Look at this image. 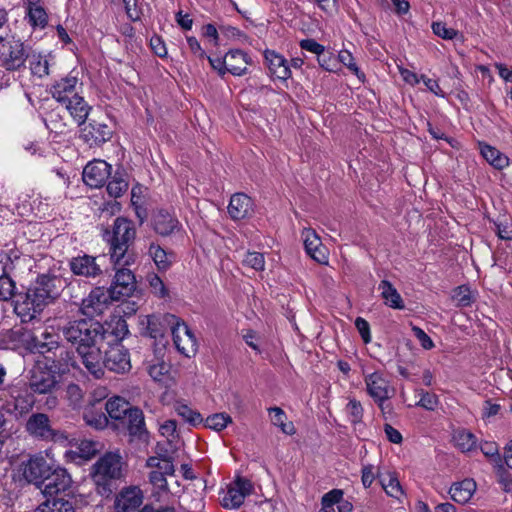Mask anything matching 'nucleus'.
<instances>
[{
    "label": "nucleus",
    "mask_w": 512,
    "mask_h": 512,
    "mask_svg": "<svg viewBox=\"0 0 512 512\" xmlns=\"http://www.w3.org/2000/svg\"><path fill=\"white\" fill-rule=\"evenodd\" d=\"M64 284V279L58 275L40 274L25 293L18 295L14 312L23 323L32 321L47 305L60 296Z\"/></svg>",
    "instance_id": "1"
},
{
    "label": "nucleus",
    "mask_w": 512,
    "mask_h": 512,
    "mask_svg": "<svg viewBox=\"0 0 512 512\" xmlns=\"http://www.w3.org/2000/svg\"><path fill=\"white\" fill-rule=\"evenodd\" d=\"M103 240L109 244L111 261L116 266H130L135 262V254L130 249L136 237V229L133 221L117 217L112 229H105Z\"/></svg>",
    "instance_id": "2"
},
{
    "label": "nucleus",
    "mask_w": 512,
    "mask_h": 512,
    "mask_svg": "<svg viewBox=\"0 0 512 512\" xmlns=\"http://www.w3.org/2000/svg\"><path fill=\"white\" fill-rule=\"evenodd\" d=\"M65 339L76 347H88L95 343L105 342L104 326L92 319H80L68 322L62 329Z\"/></svg>",
    "instance_id": "3"
},
{
    "label": "nucleus",
    "mask_w": 512,
    "mask_h": 512,
    "mask_svg": "<svg viewBox=\"0 0 512 512\" xmlns=\"http://www.w3.org/2000/svg\"><path fill=\"white\" fill-rule=\"evenodd\" d=\"M122 457L115 452H108L93 465L92 479L101 495L112 492L111 481L122 477Z\"/></svg>",
    "instance_id": "4"
},
{
    "label": "nucleus",
    "mask_w": 512,
    "mask_h": 512,
    "mask_svg": "<svg viewBox=\"0 0 512 512\" xmlns=\"http://www.w3.org/2000/svg\"><path fill=\"white\" fill-rule=\"evenodd\" d=\"M30 46L14 35H0V67L9 72H20L26 68Z\"/></svg>",
    "instance_id": "5"
},
{
    "label": "nucleus",
    "mask_w": 512,
    "mask_h": 512,
    "mask_svg": "<svg viewBox=\"0 0 512 512\" xmlns=\"http://www.w3.org/2000/svg\"><path fill=\"white\" fill-rule=\"evenodd\" d=\"M3 409L16 419L29 414L35 404V397L25 384L10 386L0 398Z\"/></svg>",
    "instance_id": "6"
},
{
    "label": "nucleus",
    "mask_w": 512,
    "mask_h": 512,
    "mask_svg": "<svg viewBox=\"0 0 512 512\" xmlns=\"http://www.w3.org/2000/svg\"><path fill=\"white\" fill-rule=\"evenodd\" d=\"M25 431L33 439L45 442H64L68 436L52 427L49 416L42 412L32 413L26 420Z\"/></svg>",
    "instance_id": "7"
},
{
    "label": "nucleus",
    "mask_w": 512,
    "mask_h": 512,
    "mask_svg": "<svg viewBox=\"0 0 512 512\" xmlns=\"http://www.w3.org/2000/svg\"><path fill=\"white\" fill-rule=\"evenodd\" d=\"M207 59L211 67L222 78L226 73L234 76H243L247 73V66L251 64L249 55L240 49L229 50L224 58L207 56Z\"/></svg>",
    "instance_id": "8"
},
{
    "label": "nucleus",
    "mask_w": 512,
    "mask_h": 512,
    "mask_svg": "<svg viewBox=\"0 0 512 512\" xmlns=\"http://www.w3.org/2000/svg\"><path fill=\"white\" fill-rule=\"evenodd\" d=\"M364 383L367 394L373 399L380 410L384 413L387 406L385 403L395 393L390 381L381 371L364 374Z\"/></svg>",
    "instance_id": "9"
},
{
    "label": "nucleus",
    "mask_w": 512,
    "mask_h": 512,
    "mask_svg": "<svg viewBox=\"0 0 512 512\" xmlns=\"http://www.w3.org/2000/svg\"><path fill=\"white\" fill-rule=\"evenodd\" d=\"M164 320L172 325L171 333L176 349L186 357L194 355L197 351V340L187 324L174 315H165Z\"/></svg>",
    "instance_id": "10"
},
{
    "label": "nucleus",
    "mask_w": 512,
    "mask_h": 512,
    "mask_svg": "<svg viewBox=\"0 0 512 512\" xmlns=\"http://www.w3.org/2000/svg\"><path fill=\"white\" fill-rule=\"evenodd\" d=\"M254 491L253 483L244 477L237 476L227 487L221 504L226 509H238L247 496Z\"/></svg>",
    "instance_id": "11"
},
{
    "label": "nucleus",
    "mask_w": 512,
    "mask_h": 512,
    "mask_svg": "<svg viewBox=\"0 0 512 512\" xmlns=\"http://www.w3.org/2000/svg\"><path fill=\"white\" fill-rule=\"evenodd\" d=\"M72 484L70 474L65 468L54 466L49 475L40 484L43 494L47 499L57 498L58 494L66 492Z\"/></svg>",
    "instance_id": "12"
},
{
    "label": "nucleus",
    "mask_w": 512,
    "mask_h": 512,
    "mask_svg": "<svg viewBox=\"0 0 512 512\" xmlns=\"http://www.w3.org/2000/svg\"><path fill=\"white\" fill-rule=\"evenodd\" d=\"M127 267L114 264L116 272L110 288L111 298L114 300L131 296L136 289L135 275Z\"/></svg>",
    "instance_id": "13"
},
{
    "label": "nucleus",
    "mask_w": 512,
    "mask_h": 512,
    "mask_svg": "<svg viewBox=\"0 0 512 512\" xmlns=\"http://www.w3.org/2000/svg\"><path fill=\"white\" fill-rule=\"evenodd\" d=\"M144 494L138 486L123 487L114 498V512H136L143 504Z\"/></svg>",
    "instance_id": "14"
},
{
    "label": "nucleus",
    "mask_w": 512,
    "mask_h": 512,
    "mask_svg": "<svg viewBox=\"0 0 512 512\" xmlns=\"http://www.w3.org/2000/svg\"><path fill=\"white\" fill-rule=\"evenodd\" d=\"M115 373H126L131 369L129 351L120 343L109 345L105 350L104 369Z\"/></svg>",
    "instance_id": "15"
},
{
    "label": "nucleus",
    "mask_w": 512,
    "mask_h": 512,
    "mask_svg": "<svg viewBox=\"0 0 512 512\" xmlns=\"http://www.w3.org/2000/svg\"><path fill=\"white\" fill-rule=\"evenodd\" d=\"M80 127L79 137L90 147L100 146L112 137V130L103 122L90 120L87 124L84 123Z\"/></svg>",
    "instance_id": "16"
},
{
    "label": "nucleus",
    "mask_w": 512,
    "mask_h": 512,
    "mask_svg": "<svg viewBox=\"0 0 512 512\" xmlns=\"http://www.w3.org/2000/svg\"><path fill=\"white\" fill-rule=\"evenodd\" d=\"M102 344L103 343H95L86 348H80V351H78L82 364L96 379L104 375V356H102L101 351Z\"/></svg>",
    "instance_id": "17"
},
{
    "label": "nucleus",
    "mask_w": 512,
    "mask_h": 512,
    "mask_svg": "<svg viewBox=\"0 0 512 512\" xmlns=\"http://www.w3.org/2000/svg\"><path fill=\"white\" fill-rule=\"evenodd\" d=\"M110 299H112L110 290H105L103 287H96L91 290L86 298L81 300L80 311L88 317L102 314L109 304Z\"/></svg>",
    "instance_id": "18"
},
{
    "label": "nucleus",
    "mask_w": 512,
    "mask_h": 512,
    "mask_svg": "<svg viewBox=\"0 0 512 512\" xmlns=\"http://www.w3.org/2000/svg\"><path fill=\"white\" fill-rule=\"evenodd\" d=\"M54 466L49 464L43 455L36 454L31 456L24 465L23 476L29 483L39 487Z\"/></svg>",
    "instance_id": "19"
},
{
    "label": "nucleus",
    "mask_w": 512,
    "mask_h": 512,
    "mask_svg": "<svg viewBox=\"0 0 512 512\" xmlns=\"http://www.w3.org/2000/svg\"><path fill=\"white\" fill-rule=\"evenodd\" d=\"M112 166L104 160H93L83 169L82 178L91 188L102 187L111 175Z\"/></svg>",
    "instance_id": "20"
},
{
    "label": "nucleus",
    "mask_w": 512,
    "mask_h": 512,
    "mask_svg": "<svg viewBox=\"0 0 512 512\" xmlns=\"http://www.w3.org/2000/svg\"><path fill=\"white\" fill-rule=\"evenodd\" d=\"M98 257L88 254L78 255L69 261L70 270L74 275L85 278H96L102 274Z\"/></svg>",
    "instance_id": "21"
},
{
    "label": "nucleus",
    "mask_w": 512,
    "mask_h": 512,
    "mask_svg": "<svg viewBox=\"0 0 512 512\" xmlns=\"http://www.w3.org/2000/svg\"><path fill=\"white\" fill-rule=\"evenodd\" d=\"M153 229L160 236L167 237L183 232V226L176 215L159 210L153 216Z\"/></svg>",
    "instance_id": "22"
},
{
    "label": "nucleus",
    "mask_w": 512,
    "mask_h": 512,
    "mask_svg": "<svg viewBox=\"0 0 512 512\" xmlns=\"http://www.w3.org/2000/svg\"><path fill=\"white\" fill-rule=\"evenodd\" d=\"M266 66L271 76L281 80H288L292 73L286 58L275 50L266 49L263 53Z\"/></svg>",
    "instance_id": "23"
},
{
    "label": "nucleus",
    "mask_w": 512,
    "mask_h": 512,
    "mask_svg": "<svg viewBox=\"0 0 512 512\" xmlns=\"http://www.w3.org/2000/svg\"><path fill=\"white\" fill-rule=\"evenodd\" d=\"M75 450H69L65 452V458L67 461L74 462L76 464H83L93 457L99 451V444L93 440H80L75 443Z\"/></svg>",
    "instance_id": "24"
},
{
    "label": "nucleus",
    "mask_w": 512,
    "mask_h": 512,
    "mask_svg": "<svg viewBox=\"0 0 512 512\" xmlns=\"http://www.w3.org/2000/svg\"><path fill=\"white\" fill-rule=\"evenodd\" d=\"M56 376L51 370L35 368L29 382L30 389L39 394L50 393L56 386Z\"/></svg>",
    "instance_id": "25"
},
{
    "label": "nucleus",
    "mask_w": 512,
    "mask_h": 512,
    "mask_svg": "<svg viewBox=\"0 0 512 512\" xmlns=\"http://www.w3.org/2000/svg\"><path fill=\"white\" fill-rule=\"evenodd\" d=\"M302 238L306 253L318 263L327 262L326 248L323 246L319 236L310 228L302 231Z\"/></svg>",
    "instance_id": "26"
},
{
    "label": "nucleus",
    "mask_w": 512,
    "mask_h": 512,
    "mask_svg": "<svg viewBox=\"0 0 512 512\" xmlns=\"http://www.w3.org/2000/svg\"><path fill=\"white\" fill-rule=\"evenodd\" d=\"M253 200L244 193H235L231 196L228 213L233 220H242L252 215Z\"/></svg>",
    "instance_id": "27"
},
{
    "label": "nucleus",
    "mask_w": 512,
    "mask_h": 512,
    "mask_svg": "<svg viewBox=\"0 0 512 512\" xmlns=\"http://www.w3.org/2000/svg\"><path fill=\"white\" fill-rule=\"evenodd\" d=\"M78 126L84 125L92 107L79 94H73L62 104Z\"/></svg>",
    "instance_id": "28"
},
{
    "label": "nucleus",
    "mask_w": 512,
    "mask_h": 512,
    "mask_svg": "<svg viewBox=\"0 0 512 512\" xmlns=\"http://www.w3.org/2000/svg\"><path fill=\"white\" fill-rule=\"evenodd\" d=\"M59 335L45 328L31 338L30 346L34 352L45 354L59 347Z\"/></svg>",
    "instance_id": "29"
},
{
    "label": "nucleus",
    "mask_w": 512,
    "mask_h": 512,
    "mask_svg": "<svg viewBox=\"0 0 512 512\" xmlns=\"http://www.w3.org/2000/svg\"><path fill=\"white\" fill-rule=\"evenodd\" d=\"M77 83L78 79L75 76H67L61 78L60 80L56 81L51 87L52 97L60 104H63L64 102L69 100L70 97L73 96V94H78L76 92Z\"/></svg>",
    "instance_id": "30"
},
{
    "label": "nucleus",
    "mask_w": 512,
    "mask_h": 512,
    "mask_svg": "<svg viewBox=\"0 0 512 512\" xmlns=\"http://www.w3.org/2000/svg\"><path fill=\"white\" fill-rule=\"evenodd\" d=\"M148 255L159 271H167L175 261V254L172 251L165 250L157 242L149 244Z\"/></svg>",
    "instance_id": "31"
},
{
    "label": "nucleus",
    "mask_w": 512,
    "mask_h": 512,
    "mask_svg": "<svg viewBox=\"0 0 512 512\" xmlns=\"http://www.w3.org/2000/svg\"><path fill=\"white\" fill-rule=\"evenodd\" d=\"M121 423L131 436L141 438L143 434H146L144 415L139 408L132 407Z\"/></svg>",
    "instance_id": "32"
},
{
    "label": "nucleus",
    "mask_w": 512,
    "mask_h": 512,
    "mask_svg": "<svg viewBox=\"0 0 512 512\" xmlns=\"http://www.w3.org/2000/svg\"><path fill=\"white\" fill-rule=\"evenodd\" d=\"M476 491V483L472 479H465L461 482L454 483L450 490V496L451 498L460 504L467 503L471 497L473 496L474 492Z\"/></svg>",
    "instance_id": "33"
},
{
    "label": "nucleus",
    "mask_w": 512,
    "mask_h": 512,
    "mask_svg": "<svg viewBox=\"0 0 512 512\" xmlns=\"http://www.w3.org/2000/svg\"><path fill=\"white\" fill-rule=\"evenodd\" d=\"M384 303L392 309H404V301L397 289L388 280H382L378 286Z\"/></svg>",
    "instance_id": "34"
},
{
    "label": "nucleus",
    "mask_w": 512,
    "mask_h": 512,
    "mask_svg": "<svg viewBox=\"0 0 512 512\" xmlns=\"http://www.w3.org/2000/svg\"><path fill=\"white\" fill-rule=\"evenodd\" d=\"M27 61L34 76L42 78L49 74V60L46 55L29 48Z\"/></svg>",
    "instance_id": "35"
},
{
    "label": "nucleus",
    "mask_w": 512,
    "mask_h": 512,
    "mask_svg": "<svg viewBox=\"0 0 512 512\" xmlns=\"http://www.w3.org/2000/svg\"><path fill=\"white\" fill-rule=\"evenodd\" d=\"M105 409L111 419L121 422L132 409V406L124 398L115 396L106 402Z\"/></svg>",
    "instance_id": "36"
},
{
    "label": "nucleus",
    "mask_w": 512,
    "mask_h": 512,
    "mask_svg": "<svg viewBox=\"0 0 512 512\" xmlns=\"http://www.w3.org/2000/svg\"><path fill=\"white\" fill-rule=\"evenodd\" d=\"M480 152L483 158L495 169L503 170L509 165V158L491 145L482 144Z\"/></svg>",
    "instance_id": "37"
},
{
    "label": "nucleus",
    "mask_w": 512,
    "mask_h": 512,
    "mask_svg": "<svg viewBox=\"0 0 512 512\" xmlns=\"http://www.w3.org/2000/svg\"><path fill=\"white\" fill-rule=\"evenodd\" d=\"M164 317L161 318L157 315H149L141 322L143 325V334L149 336L152 339H159L164 336L165 333Z\"/></svg>",
    "instance_id": "38"
},
{
    "label": "nucleus",
    "mask_w": 512,
    "mask_h": 512,
    "mask_svg": "<svg viewBox=\"0 0 512 512\" xmlns=\"http://www.w3.org/2000/svg\"><path fill=\"white\" fill-rule=\"evenodd\" d=\"M34 512H75L73 504L64 498L46 499Z\"/></svg>",
    "instance_id": "39"
},
{
    "label": "nucleus",
    "mask_w": 512,
    "mask_h": 512,
    "mask_svg": "<svg viewBox=\"0 0 512 512\" xmlns=\"http://www.w3.org/2000/svg\"><path fill=\"white\" fill-rule=\"evenodd\" d=\"M104 330L106 333L105 341H107L108 344L110 341L119 343L129 333L127 323L122 318H118L114 322L109 323L107 328L104 327Z\"/></svg>",
    "instance_id": "40"
},
{
    "label": "nucleus",
    "mask_w": 512,
    "mask_h": 512,
    "mask_svg": "<svg viewBox=\"0 0 512 512\" xmlns=\"http://www.w3.org/2000/svg\"><path fill=\"white\" fill-rule=\"evenodd\" d=\"M271 423L280 428V430L287 434L292 435L295 433V428L292 422H287V415L280 407H270L268 409Z\"/></svg>",
    "instance_id": "41"
},
{
    "label": "nucleus",
    "mask_w": 512,
    "mask_h": 512,
    "mask_svg": "<svg viewBox=\"0 0 512 512\" xmlns=\"http://www.w3.org/2000/svg\"><path fill=\"white\" fill-rule=\"evenodd\" d=\"M25 18L34 29H43L47 25L48 21L45 10L43 7L39 6V4L27 6Z\"/></svg>",
    "instance_id": "42"
},
{
    "label": "nucleus",
    "mask_w": 512,
    "mask_h": 512,
    "mask_svg": "<svg viewBox=\"0 0 512 512\" xmlns=\"http://www.w3.org/2000/svg\"><path fill=\"white\" fill-rule=\"evenodd\" d=\"M455 445L462 452H470L476 448L477 439L475 435L467 430L457 431L454 435Z\"/></svg>",
    "instance_id": "43"
},
{
    "label": "nucleus",
    "mask_w": 512,
    "mask_h": 512,
    "mask_svg": "<svg viewBox=\"0 0 512 512\" xmlns=\"http://www.w3.org/2000/svg\"><path fill=\"white\" fill-rule=\"evenodd\" d=\"M17 293V286L7 272L0 275V302L10 301Z\"/></svg>",
    "instance_id": "44"
},
{
    "label": "nucleus",
    "mask_w": 512,
    "mask_h": 512,
    "mask_svg": "<svg viewBox=\"0 0 512 512\" xmlns=\"http://www.w3.org/2000/svg\"><path fill=\"white\" fill-rule=\"evenodd\" d=\"M338 60L345 67H347L349 71L359 79L360 82L363 83L365 81V74L359 69L355 62V58L350 51L346 49L339 51Z\"/></svg>",
    "instance_id": "45"
},
{
    "label": "nucleus",
    "mask_w": 512,
    "mask_h": 512,
    "mask_svg": "<svg viewBox=\"0 0 512 512\" xmlns=\"http://www.w3.org/2000/svg\"><path fill=\"white\" fill-rule=\"evenodd\" d=\"M85 423L97 430L103 429L108 424V418L102 411H95L94 409H88L83 415Z\"/></svg>",
    "instance_id": "46"
},
{
    "label": "nucleus",
    "mask_w": 512,
    "mask_h": 512,
    "mask_svg": "<svg viewBox=\"0 0 512 512\" xmlns=\"http://www.w3.org/2000/svg\"><path fill=\"white\" fill-rule=\"evenodd\" d=\"M230 423L232 418L226 413H215L210 415L205 420V427L210 428L216 432H220L225 429Z\"/></svg>",
    "instance_id": "47"
},
{
    "label": "nucleus",
    "mask_w": 512,
    "mask_h": 512,
    "mask_svg": "<svg viewBox=\"0 0 512 512\" xmlns=\"http://www.w3.org/2000/svg\"><path fill=\"white\" fill-rule=\"evenodd\" d=\"M175 411L184 421L192 426H197L203 422L201 414L186 404H178L175 407Z\"/></svg>",
    "instance_id": "48"
},
{
    "label": "nucleus",
    "mask_w": 512,
    "mask_h": 512,
    "mask_svg": "<svg viewBox=\"0 0 512 512\" xmlns=\"http://www.w3.org/2000/svg\"><path fill=\"white\" fill-rule=\"evenodd\" d=\"M345 412L352 424L356 425L362 423L364 409L360 401L355 398L350 399L345 407Z\"/></svg>",
    "instance_id": "49"
},
{
    "label": "nucleus",
    "mask_w": 512,
    "mask_h": 512,
    "mask_svg": "<svg viewBox=\"0 0 512 512\" xmlns=\"http://www.w3.org/2000/svg\"><path fill=\"white\" fill-rule=\"evenodd\" d=\"M128 189V182L116 173L107 184V192L111 197L118 198Z\"/></svg>",
    "instance_id": "50"
},
{
    "label": "nucleus",
    "mask_w": 512,
    "mask_h": 512,
    "mask_svg": "<svg viewBox=\"0 0 512 512\" xmlns=\"http://www.w3.org/2000/svg\"><path fill=\"white\" fill-rule=\"evenodd\" d=\"M343 496V491L340 489H333L322 496L321 509L319 512H335L334 506Z\"/></svg>",
    "instance_id": "51"
},
{
    "label": "nucleus",
    "mask_w": 512,
    "mask_h": 512,
    "mask_svg": "<svg viewBox=\"0 0 512 512\" xmlns=\"http://www.w3.org/2000/svg\"><path fill=\"white\" fill-rule=\"evenodd\" d=\"M380 482L389 496L399 499L403 495L402 487L396 477L387 475V477L381 478Z\"/></svg>",
    "instance_id": "52"
},
{
    "label": "nucleus",
    "mask_w": 512,
    "mask_h": 512,
    "mask_svg": "<svg viewBox=\"0 0 512 512\" xmlns=\"http://www.w3.org/2000/svg\"><path fill=\"white\" fill-rule=\"evenodd\" d=\"M151 292L158 298L167 299L170 297L169 290L165 286L163 280L155 273L147 277Z\"/></svg>",
    "instance_id": "53"
},
{
    "label": "nucleus",
    "mask_w": 512,
    "mask_h": 512,
    "mask_svg": "<svg viewBox=\"0 0 512 512\" xmlns=\"http://www.w3.org/2000/svg\"><path fill=\"white\" fill-rule=\"evenodd\" d=\"M416 395L420 397L416 405L426 410L434 411L439 405L438 396L434 393L420 389L416 390Z\"/></svg>",
    "instance_id": "54"
},
{
    "label": "nucleus",
    "mask_w": 512,
    "mask_h": 512,
    "mask_svg": "<svg viewBox=\"0 0 512 512\" xmlns=\"http://www.w3.org/2000/svg\"><path fill=\"white\" fill-rule=\"evenodd\" d=\"M454 300L459 307H469L474 302V297L467 286H459L455 289Z\"/></svg>",
    "instance_id": "55"
},
{
    "label": "nucleus",
    "mask_w": 512,
    "mask_h": 512,
    "mask_svg": "<svg viewBox=\"0 0 512 512\" xmlns=\"http://www.w3.org/2000/svg\"><path fill=\"white\" fill-rule=\"evenodd\" d=\"M496 475L501 488L507 493L512 492V476L503 463L496 465Z\"/></svg>",
    "instance_id": "56"
},
{
    "label": "nucleus",
    "mask_w": 512,
    "mask_h": 512,
    "mask_svg": "<svg viewBox=\"0 0 512 512\" xmlns=\"http://www.w3.org/2000/svg\"><path fill=\"white\" fill-rule=\"evenodd\" d=\"M243 262L256 271L264 270L265 259L264 255L260 252H248Z\"/></svg>",
    "instance_id": "57"
},
{
    "label": "nucleus",
    "mask_w": 512,
    "mask_h": 512,
    "mask_svg": "<svg viewBox=\"0 0 512 512\" xmlns=\"http://www.w3.org/2000/svg\"><path fill=\"white\" fill-rule=\"evenodd\" d=\"M149 480L155 489L161 492L169 491L166 475H164L163 472L157 470L151 471L149 474Z\"/></svg>",
    "instance_id": "58"
},
{
    "label": "nucleus",
    "mask_w": 512,
    "mask_h": 512,
    "mask_svg": "<svg viewBox=\"0 0 512 512\" xmlns=\"http://www.w3.org/2000/svg\"><path fill=\"white\" fill-rule=\"evenodd\" d=\"M433 33L445 40H452L457 36V31L453 28H448L442 22H435L432 24Z\"/></svg>",
    "instance_id": "59"
},
{
    "label": "nucleus",
    "mask_w": 512,
    "mask_h": 512,
    "mask_svg": "<svg viewBox=\"0 0 512 512\" xmlns=\"http://www.w3.org/2000/svg\"><path fill=\"white\" fill-rule=\"evenodd\" d=\"M299 46L302 50L311 52L317 56L325 52V47L312 38L302 39L299 42Z\"/></svg>",
    "instance_id": "60"
},
{
    "label": "nucleus",
    "mask_w": 512,
    "mask_h": 512,
    "mask_svg": "<svg viewBox=\"0 0 512 512\" xmlns=\"http://www.w3.org/2000/svg\"><path fill=\"white\" fill-rule=\"evenodd\" d=\"M355 327L357 328L362 340L364 343H369L371 341V333H370V325L369 323L362 317H357L355 319Z\"/></svg>",
    "instance_id": "61"
},
{
    "label": "nucleus",
    "mask_w": 512,
    "mask_h": 512,
    "mask_svg": "<svg viewBox=\"0 0 512 512\" xmlns=\"http://www.w3.org/2000/svg\"><path fill=\"white\" fill-rule=\"evenodd\" d=\"M421 79H422L423 83L425 84L426 88L430 92H432L433 94H435L438 97H442V98L445 97V93L441 89L437 80L428 78L425 75H421Z\"/></svg>",
    "instance_id": "62"
},
{
    "label": "nucleus",
    "mask_w": 512,
    "mask_h": 512,
    "mask_svg": "<svg viewBox=\"0 0 512 512\" xmlns=\"http://www.w3.org/2000/svg\"><path fill=\"white\" fill-rule=\"evenodd\" d=\"M482 453L487 457H496V464L502 463V459L498 454V447L494 442H485L480 447Z\"/></svg>",
    "instance_id": "63"
},
{
    "label": "nucleus",
    "mask_w": 512,
    "mask_h": 512,
    "mask_svg": "<svg viewBox=\"0 0 512 512\" xmlns=\"http://www.w3.org/2000/svg\"><path fill=\"white\" fill-rule=\"evenodd\" d=\"M150 46L153 52L159 57L167 55V49L164 41L159 36H153L150 39Z\"/></svg>",
    "instance_id": "64"
}]
</instances>
